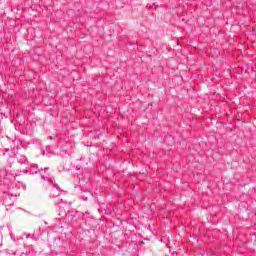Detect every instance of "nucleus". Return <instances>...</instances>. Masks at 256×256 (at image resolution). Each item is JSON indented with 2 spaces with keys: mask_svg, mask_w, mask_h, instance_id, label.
Returning <instances> with one entry per match:
<instances>
[{
  "mask_svg": "<svg viewBox=\"0 0 256 256\" xmlns=\"http://www.w3.org/2000/svg\"><path fill=\"white\" fill-rule=\"evenodd\" d=\"M32 173H39V169H37V166L32 167Z\"/></svg>",
  "mask_w": 256,
  "mask_h": 256,
  "instance_id": "1",
  "label": "nucleus"
},
{
  "mask_svg": "<svg viewBox=\"0 0 256 256\" xmlns=\"http://www.w3.org/2000/svg\"><path fill=\"white\" fill-rule=\"evenodd\" d=\"M41 178L44 179L43 176H41Z\"/></svg>",
  "mask_w": 256,
  "mask_h": 256,
  "instance_id": "2",
  "label": "nucleus"
}]
</instances>
